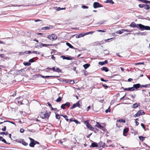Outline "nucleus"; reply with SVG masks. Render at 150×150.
Returning a JSON list of instances; mask_svg holds the SVG:
<instances>
[{
  "mask_svg": "<svg viewBox=\"0 0 150 150\" xmlns=\"http://www.w3.org/2000/svg\"><path fill=\"white\" fill-rule=\"evenodd\" d=\"M51 113H40L39 116L40 117L47 121L50 116Z\"/></svg>",
  "mask_w": 150,
  "mask_h": 150,
  "instance_id": "obj_1",
  "label": "nucleus"
},
{
  "mask_svg": "<svg viewBox=\"0 0 150 150\" xmlns=\"http://www.w3.org/2000/svg\"><path fill=\"white\" fill-rule=\"evenodd\" d=\"M47 38L50 40L53 41L56 40L57 37L55 34L52 33V35H49Z\"/></svg>",
  "mask_w": 150,
  "mask_h": 150,
  "instance_id": "obj_2",
  "label": "nucleus"
},
{
  "mask_svg": "<svg viewBox=\"0 0 150 150\" xmlns=\"http://www.w3.org/2000/svg\"><path fill=\"white\" fill-rule=\"evenodd\" d=\"M138 25L139 29L141 30H150V27L147 26H144L140 24H138Z\"/></svg>",
  "mask_w": 150,
  "mask_h": 150,
  "instance_id": "obj_3",
  "label": "nucleus"
},
{
  "mask_svg": "<svg viewBox=\"0 0 150 150\" xmlns=\"http://www.w3.org/2000/svg\"><path fill=\"white\" fill-rule=\"evenodd\" d=\"M84 124L86 125L87 128L91 130L93 127L89 124V120H87L85 121H84Z\"/></svg>",
  "mask_w": 150,
  "mask_h": 150,
  "instance_id": "obj_4",
  "label": "nucleus"
},
{
  "mask_svg": "<svg viewBox=\"0 0 150 150\" xmlns=\"http://www.w3.org/2000/svg\"><path fill=\"white\" fill-rule=\"evenodd\" d=\"M81 104V102L80 101H78L76 103L74 104L70 108L71 109H73L77 107L80 108Z\"/></svg>",
  "mask_w": 150,
  "mask_h": 150,
  "instance_id": "obj_5",
  "label": "nucleus"
},
{
  "mask_svg": "<svg viewBox=\"0 0 150 150\" xmlns=\"http://www.w3.org/2000/svg\"><path fill=\"white\" fill-rule=\"evenodd\" d=\"M29 139L30 140V142L29 145L30 147H34L35 145V140L30 137H29Z\"/></svg>",
  "mask_w": 150,
  "mask_h": 150,
  "instance_id": "obj_6",
  "label": "nucleus"
},
{
  "mask_svg": "<svg viewBox=\"0 0 150 150\" xmlns=\"http://www.w3.org/2000/svg\"><path fill=\"white\" fill-rule=\"evenodd\" d=\"M93 7L94 8L102 7L103 6L98 2H94L93 4Z\"/></svg>",
  "mask_w": 150,
  "mask_h": 150,
  "instance_id": "obj_7",
  "label": "nucleus"
},
{
  "mask_svg": "<svg viewBox=\"0 0 150 150\" xmlns=\"http://www.w3.org/2000/svg\"><path fill=\"white\" fill-rule=\"evenodd\" d=\"M69 123L70 122H74L76 124H80V123L78 120H76L75 118H70L69 119Z\"/></svg>",
  "mask_w": 150,
  "mask_h": 150,
  "instance_id": "obj_8",
  "label": "nucleus"
},
{
  "mask_svg": "<svg viewBox=\"0 0 150 150\" xmlns=\"http://www.w3.org/2000/svg\"><path fill=\"white\" fill-rule=\"evenodd\" d=\"M47 46H52V44H42L41 43H39L38 45L37 46L39 47H40V48L42 47H42H46Z\"/></svg>",
  "mask_w": 150,
  "mask_h": 150,
  "instance_id": "obj_9",
  "label": "nucleus"
},
{
  "mask_svg": "<svg viewBox=\"0 0 150 150\" xmlns=\"http://www.w3.org/2000/svg\"><path fill=\"white\" fill-rule=\"evenodd\" d=\"M129 130V128L127 127L124 128L123 130V135L125 136H126L127 135V133Z\"/></svg>",
  "mask_w": 150,
  "mask_h": 150,
  "instance_id": "obj_10",
  "label": "nucleus"
},
{
  "mask_svg": "<svg viewBox=\"0 0 150 150\" xmlns=\"http://www.w3.org/2000/svg\"><path fill=\"white\" fill-rule=\"evenodd\" d=\"M98 146L97 143L95 142H93L91 143V145L90 146V148H94L98 147Z\"/></svg>",
  "mask_w": 150,
  "mask_h": 150,
  "instance_id": "obj_11",
  "label": "nucleus"
},
{
  "mask_svg": "<svg viewBox=\"0 0 150 150\" xmlns=\"http://www.w3.org/2000/svg\"><path fill=\"white\" fill-rule=\"evenodd\" d=\"M133 87H134V88H135L136 89H137L139 88H142V87H141V85L139 83L134 84Z\"/></svg>",
  "mask_w": 150,
  "mask_h": 150,
  "instance_id": "obj_12",
  "label": "nucleus"
},
{
  "mask_svg": "<svg viewBox=\"0 0 150 150\" xmlns=\"http://www.w3.org/2000/svg\"><path fill=\"white\" fill-rule=\"evenodd\" d=\"M52 26L50 25L48 26H45L42 28V29L44 30H48L52 28Z\"/></svg>",
  "mask_w": 150,
  "mask_h": 150,
  "instance_id": "obj_13",
  "label": "nucleus"
},
{
  "mask_svg": "<svg viewBox=\"0 0 150 150\" xmlns=\"http://www.w3.org/2000/svg\"><path fill=\"white\" fill-rule=\"evenodd\" d=\"M52 69L54 71L58 73L61 72V71L59 68H55V67H52Z\"/></svg>",
  "mask_w": 150,
  "mask_h": 150,
  "instance_id": "obj_14",
  "label": "nucleus"
},
{
  "mask_svg": "<svg viewBox=\"0 0 150 150\" xmlns=\"http://www.w3.org/2000/svg\"><path fill=\"white\" fill-rule=\"evenodd\" d=\"M40 148L42 149H47L49 147L46 144L45 145H41L40 144Z\"/></svg>",
  "mask_w": 150,
  "mask_h": 150,
  "instance_id": "obj_15",
  "label": "nucleus"
},
{
  "mask_svg": "<svg viewBox=\"0 0 150 150\" xmlns=\"http://www.w3.org/2000/svg\"><path fill=\"white\" fill-rule=\"evenodd\" d=\"M61 57L63 59H67L68 60H71L72 59V58L70 57H66L64 56H61Z\"/></svg>",
  "mask_w": 150,
  "mask_h": 150,
  "instance_id": "obj_16",
  "label": "nucleus"
},
{
  "mask_svg": "<svg viewBox=\"0 0 150 150\" xmlns=\"http://www.w3.org/2000/svg\"><path fill=\"white\" fill-rule=\"evenodd\" d=\"M139 24H136L135 23L133 22L130 25V26L131 27H133V28H135L137 27L138 26H139Z\"/></svg>",
  "mask_w": 150,
  "mask_h": 150,
  "instance_id": "obj_17",
  "label": "nucleus"
},
{
  "mask_svg": "<svg viewBox=\"0 0 150 150\" xmlns=\"http://www.w3.org/2000/svg\"><path fill=\"white\" fill-rule=\"evenodd\" d=\"M95 126L98 127L100 129L103 128V126H102L98 122H96V124Z\"/></svg>",
  "mask_w": 150,
  "mask_h": 150,
  "instance_id": "obj_18",
  "label": "nucleus"
},
{
  "mask_svg": "<svg viewBox=\"0 0 150 150\" xmlns=\"http://www.w3.org/2000/svg\"><path fill=\"white\" fill-rule=\"evenodd\" d=\"M124 90L125 91H133L134 90V87H129L128 88H125L124 89Z\"/></svg>",
  "mask_w": 150,
  "mask_h": 150,
  "instance_id": "obj_19",
  "label": "nucleus"
},
{
  "mask_svg": "<svg viewBox=\"0 0 150 150\" xmlns=\"http://www.w3.org/2000/svg\"><path fill=\"white\" fill-rule=\"evenodd\" d=\"M84 34L83 33H80L79 34L76 35V38H78L81 37H83L84 36Z\"/></svg>",
  "mask_w": 150,
  "mask_h": 150,
  "instance_id": "obj_20",
  "label": "nucleus"
},
{
  "mask_svg": "<svg viewBox=\"0 0 150 150\" xmlns=\"http://www.w3.org/2000/svg\"><path fill=\"white\" fill-rule=\"evenodd\" d=\"M122 122L124 123H125L126 122V120L124 119H120L119 120H118L117 121V122Z\"/></svg>",
  "mask_w": 150,
  "mask_h": 150,
  "instance_id": "obj_21",
  "label": "nucleus"
},
{
  "mask_svg": "<svg viewBox=\"0 0 150 150\" xmlns=\"http://www.w3.org/2000/svg\"><path fill=\"white\" fill-rule=\"evenodd\" d=\"M145 113H136L134 115V117H136L139 116L143 115L145 114Z\"/></svg>",
  "mask_w": 150,
  "mask_h": 150,
  "instance_id": "obj_22",
  "label": "nucleus"
},
{
  "mask_svg": "<svg viewBox=\"0 0 150 150\" xmlns=\"http://www.w3.org/2000/svg\"><path fill=\"white\" fill-rule=\"evenodd\" d=\"M107 63L108 61L107 60H105L104 62H100L98 63L99 64L101 65H103L104 64H107Z\"/></svg>",
  "mask_w": 150,
  "mask_h": 150,
  "instance_id": "obj_23",
  "label": "nucleus"
},
{
  "mask_svg": "<svg viewBox=\"0 0 150 150\" xmlns=\"http://www.w3.org/2000/svg\"><path fill=\"white\" fill-rule=\"evenodd\" d=\"M23 139H16V140H15L14 141L18 143L21 144L22 142H23L22 140H23Z\"/></svg>",
  "mask_w": 150,
  "mask_h": 150,
  "instance_id": "obj_24",
  "label": "nucleus"
},
{
  "mask_svg": "<svg viewBox=\"0 0 150 150\" xmlns=\"http://www.w3.org/2000/svg\"><path fill=\"white\" fill-rule=\"evenodd\" d=\"M101 69L102 71H105V72H108L109 71L108 68L106 67H103L101 68Z\"/></svg>",
  "mask_w": 150,
  "mask_h": 150,
  "instance_id": "obj_25",
  "label": "nucleus"
},
{
  "mask_svg": "<svg viewBox=\"0 0 150 150\" xmlns=\"http://www.w3.org/2000/svg\"><path fill=\"white\" fill-rule=\"evenodd\" d=\"M105 2L107 3H109L112 4H113L114 3V2H113L112 0H107Z\"/></svg>",
  "mask_w": 150,
  "mask_h": 150,
  "instance_id": "obj_26",
  "label": "nucleus"
},
{
  "mask_svg": "<svg viewBox=\"0 0 150 150\" xmlns=\"http://www.w3.org/2000/svg\"><path fill=\"white\" fill-rule=\"evenodd\" d=\"M98 130V129H97L96 128L93 127L91 131H93L94 132V133H96L97 132V131Z\"/></svg>",
  "mask_w": 150,
  "mask_h": 150,
  "instance_id": "obj_27",
  "label": "nucleus"
},
{
  "mask_svg": "<svg viewBox=\"0 0 150 150\" xmlns=\"http://www.w3.org/2000/svg\"><path fill=\"white\" fill-rule=\"evenodd\" d=\"M66 44L67 46H69L70 48H72V49H74L75 48L74 47L72 46L69 43V42H67L66 43Z\"/></svg>",
  "mask_w": 150,
  "mask_h": 150,
  "instance_id": "obj_28",
  "label": "nucleus"
},
{
  "mask_svg": "<svg viewBox=\"0 0 150 150\" xmlns=\"http://www.w3.org/2000/svg\"><path fill=\"white\" fill-rule=\"evenodd\" d=\"M101 147H102V148H104L105 147H108V146L107 145L105 144V143H103V145H102V146H99L98 148H101Z\"/></svg>",
  "mask_w": 150,
  "mask_h": 150,
  "instance_id": "obj_29",
  "label": "nucleus"
},
{
  "mask_svg": "<svg viewBox=\"0 0 150 150\" xmlns=\"http://www.w3.org/2000/svg\"><path fill=\"white\" fill-rule=\"evenodd\" d=\"M60 116H62L64 117V118L65 119V120L67 121H69V119L68 118V116L67 115H60Z\"/></svg>",
  "mask_w": 150,
  "mask_h": 150,
  "instance_id": "obj_30",
  "label": "nucleus"
},
{
  "mask_svg": "<svg viewBox=\"0 0 150 150\" xmlns=\"http://www.w3.org/2000/svg\"><path fill=\"white\" fill-rule=\"evenodd\" d=\"M22 140L23 142H22V143H21L22 144L25 146H26L28 145V143L26 142H25L24 141V140L23 139Z\"/></svg>",
  "mask_w": 150,
  "mask_h": 150,
  "instance_id": "obj_31",
  "label": "nucleus"
},
{
  "mask_svg": "<svg viewBox=\"0 0 150 150\" xmlns=\"http://www.w3.org/2000/svg\"><path fill=\"white\" fill-rule=\"evenodd\" d=\"M90 65L88 64H85L83 65V67H84L85 69H87L89 66Z\"/></svg>",
  "mask_w": 150,
  "mask_h": 150,
  "instance_id": "obj_32",
  "label": "nucleus"
},
{
  "mask_svg": "<svg viewBox=\"0 0 150 150\" xmlns=\"http://www.w3.org/2000/svg\"><path fill=\"white\" fill-rule=\"evenodd\" d=\"M138 106V105L137 103H135L133 105H132L131 107L132 108H136Z\"/></svg>",
  "mask_w": 150,
  "mask_h": 150,
  "instance_id": "obj_33",
  "label": "nucleus"
},
{
  "mask_svg": "<svg viewBox=\"0 0 150 150\" xmlns=\"http://www.w3.org/2000/svg\"><path fill=\"white\" fill-rule=\"evenodd\" d=\"M141 87H142H142L146 88V87H150L149 84H146V85H141Z\"/></svg>",
  "mask_w": 150,
  "mask_h": 150,
  "instance_id": "obj_34",
  "label": "nucleus"
},
{
  "mask_svg": "<svg viewBox=\"0 0 150 150\" xmlns=\"http://www.w3.org/2000/svg\"><path fill=\"white\" fill-rule=\"evenodd\" d=\"M8 134V132H2L0 133V135L2 134H4L5 135H7Z\"/></svg>",
  "mask_w": 150,
  "mask_h": 150,
  "instance_id": "obj_35",
  "label": "nucleus"
},
{
  "mask_svg": "<svg viewBox=\"0 0 150 150\" xmlns=\"http://www.w3.org/2000/svg\"><path fill=\"white\" fill-rule=\"evenodd\" d=\"M146 137H143V136H139V139L141 141H143L144 140L145 138Z\"/></svg>",
  "mask_w": 150,
  "mask_h": 150,
  "instance_id": "obj_36",
  "label": "nucleus"
},
{
  "mask_svg": "<svg viewBox=\"0 0 150 150\" xmlns=\"http://www.w3.org/2000/svg\"><path fill=\"white\" fill-rule=\"evenodd\" d=\"M144 8L146 10H149L150 8L149 5L147 4H145V6L144 7Z\"/></svg>",
  "mask_w": 150,
  "mask_h": 150,
  "instance_id": "obj_37",
  "label": "nucleus"
},
{
  "mask_svg": "<svg viewBox=\"0 0 150 150\" xmlns=\"http://www.w3.org/2000/svg\"><path fill=\"white\" fill-rule=\"evenodd\" d=\"M124 32L122 30V29L119 31H116V33L117 34H122Z\"/></svg>",
  "mask_w": 150,
  "mask_h": 150,
  "instance_id": "obj_38",
  "label": "nucleus"
},
{
  "mask_svg": "<svg viewBox=\"0 0 150 150\" xmlns=\"http://www.w3.org/2000/svg\"><path fill=\"white\" fill-rule=\"evenodd\" d=\"M55 117L57 119H60V116L57 113H55Z\"/></svg>",
  "mask_w": 150,
  "mask_h": 150,
  "instance_id": "obj_39",
  "label": "nucleus"
},
{
  "mask_svg": "<svg viewBox=\"0 0 150 150\" xmlns=\"http://www.w3.org/2000/svg\"><path fill=\"white\" fill-rule=\"evenodd\" d=\"M62 100V97H59V98L56 100L57 102H59Z\"/></svg>",
  "mask_w": 150,
  "mask_h": 150,
  "instance_id": "obj_40",
  "label": "nucleus"
},
{
  "mask_svg": "<svg viewBox=\"0 0 150 150\" xmlns=\"http://www.w3.org/2000/svg\"><path fill=\"white\" fill-rule=\"evenodd\" d=\"M142 2L144 3H150V1H149L147 0H142Z\"/></svg>",
  "mask_w": 150,
  "mask_h": 150,
  "instance_id": "obj_41",
  "label": "nucleus"
},
{
  "mask_svg": "<svg viewBox=\"0 0 150 150\" xmlns=\"http://www.w3.org/2000/svg\"><path fill=\"white\" fill-rule=\"evenodd\" d=\"M93 33L94 32L93 31H91L88 32H87L84 34V35H86L89 34H93Z\"/></svg>",
  "mask_w": 150,
  "mask_h": 150,
  "instance_id": "obj_42",
  "label": "nucleus"
},
{
  "mask_svg": "<svg viewBox=\"0 0 150 150\" xmlns=\"http://www.w3.org/2000/svg\"><path fill=\"white\" fill-rule=\"evenodd\" d=\"M52 77L57 78L59 77L60 76H45V78H47Z\"/></svg>",
  "mask_w": 150,
  "mask_h": 150,
  "instance_id": "obj_43",
  "label": "nucleus"
},
{
  "mask_svg": "<svg viewBox=\"0 0 150 150\" xmlns=\"http://www.w3.org/2000/svg\"><path fill=\"white\" fill-rule=\"evenodd\" d=\"M10 122V123H12V124H13L15 125H16L15 123L14 122H13L12 121H4V122Z\"/></svg>",
  "mask_w": 150,
  "mask_h": 150,
  "instance_id": "obj_44",
  "label": "nucleus"
},
{
  "mask_svg": "<svg viewBox=\"0 0 150 150\" xmlns=\"http://www.w3.org/2000/svg\"><path fill=\"white\" fill-rule=\"evenodd\" d=\"M67 82L68 83H69L71 84H73L74 83V81L73 80L69 81H68Z\"/></svg>",
  "mask_w": 150,
  "mask_h": 150,
  "instance_id": "obj_45",
  "label": "nucleus"
},
{
  "mask_svg": "<svg viewBox=\"0 0 150 150\" xmlns=\"http://www.w3.org/2000/svg\"><path fill=\"white\" fill-rule=\"evenodd\" d=\"M65 106H67V107H69L70 105V103L69 102H67L65 104H64Z\"/></svg>",
  "mask_w": 150,
  "mask_h": 150,
  "instance_id": "obj_46",
  "label": "nucleus"
},
{
  "mask_svg": "<svg viewBox=\"0 0 150 150\" xmlns=\"http://www.w3.org/2000/svg\"><path fill=\"white\" fill-rule=\"evenodd\" d=\"M145 6V4H139V6L141 8H142L144 7Z\"/></svg>",
  "mask_w": 150,
  "mask_h": 150,
  "instance_id": "obj_47",
  "label": "nucleus"
},
{
  "mask_svg": "<svg viewBox=\"0 0 150 150\" xmlns=\"http://www.w3.org/2000/svg\"><path fill=\"white\" fill-rule=\"evenodd\" d=\"M32 53H35V54H40V52H38L37 51H32Z\"/></svg>",
  "mask_w": 150,
  "mask_h": 150,
  "instance_id": "obj_48",
  "label": "nucleus"
},
{
  "mask_svg": "<svg viewBox=\"0 0 150 150\" xmlns=\"http://www.w3.org/2000/svg\"><path fill=\"white\" fill-rule=\"evenodd\" d=\"M110 112V107L108 108L105 111V112Z\"/></svg>",
  "mask_w": 150,
  "mask_h": 150,
  "instance_id": "obj_49",
  "label": "nucleus"
},
{
  "mask_svg": "<svg viewBox=\"0 0 150 150\" xmlns=\"http://www.w3.org/2000/svg\"><path fill=\"white\" fill-rule=\"evenodd\" d=\"M65 106L64 104H63L61 105V108L63 109H65Z\"/></svg>",
  "mask_w": 150,
  "mask_h": 150,
  "instance_id": "obj_50",
  "label": "nucleus"
},
{
  "mask_svg": "<svg viewBox=\"0 0 150 150\" xmlns=\"http://www.w3.org/2000/svg\"><path fill=\"white\" fill-rule=\"evenodd\" d=\"M141 126L143 128V129L145 130V127L143 123H141Z\"/></svg>",
  "mask_w": 150,
  "mask_h": 150,
  "instance_id": "obj_51",
  "label": "nucleus"
},
{
  "mask_svg": "<svg viewBox=\"0 0 150 150\" xmlns=\"http://www.w3.org/2000/svg\"><path fill=\"white\" fill-rule=\"evenodd\" d=\"M144 62H139V63H137L135 64V65H140V64H144Z\"/></svg>",
  "mask_w": 150,
  "mask_h": 150,
  "instance_id": "obj_52",
  "label": "nucleus"
},
{
  "mask_svg": "<svg viewBox=\"0 0 150 150\" xmlns=\"http://www.w3.org/2000/svg\"><path fill=\"white\" fill-rule=\"evenodd\" d=\"M24 64L25 65V66H29L30 65V62H26V63H24Z\"/></svg>",
  "mask_w": 150,
  "mask_h": 150,
  "instance_id": "obj_53",
  "label": "nucleus"
},
{
  "mask_svg": "<svg viewBox=\"0 0 150 150\" xmlns=\"http://www.w3.org/2000/svg\"><path fill=\"white\" fill-rule=\"evenodd\" d=\"M122 30H123L124 32H129L130 31V30L128 29H122Z\"/></svg>",
  "mask_w": 150,
  "mask_h": 150,
  "instance_id": "obj_54",
  "label": "nucleus"
},
{
  "mask_svg": "<svg viewBox=\"0 0 150 150\" xmlns=\"http://www.w3.org/2000/svg\"><path fill=\"white\" fill-rule=\"evenodd\" d=\"M82 8H83L85 9V8H88V6L83 5L82 6Z\"/></svg>",
  "mask_w": 150,
  "mask_h": 150,
  "instance_id": "obj_55",
  "label": "nucleus"
},
{
  "mask_svg": "<svg viewBox=\"0 0 150 150\" xmlns=\"http://www.w3.org/2000/svg\"><path fill=\"white\" fill-rule=\"evenodd\" d=\"M1 141L5 143H7V142L6 141L4 138L2 139Z\"/></svg>",
  "mask_w": 150,
  "mask_h": 150,
  "instance_id": "obj_56",
  "label": "nucleus"
},
{
  "mask_svg": "<svg viewBox=\"0 0 150 150\" xmlns=\"http://www.w3.org/2000/svg\"><path fill=\"white\" fill-rule=\"evenodd\" d=\"M24 132V129L23 128H21L20 129V132L21 133H23Z\"/></svg>",
  "mask_w": 150,
  "mask_h": 150,
  "instance_id": "obj_57",
  "label": "nucleus"
},
{
  "mask_svg": "<svg viewBox=\"0 0 150 150\" xmlns=\"http://www.w3.org/2000/svg\"><path fill=\"white\" fill-rule=\"evenodd\" d=\"M6 130V126H4L3 128L2 129V130L3 131H5Z\"/></svg>",
  "mask_w": 150,
  "mask_h": 150,
  "instance_id": "obj_58",
  "label": "nucleus"
},
{
  "mask_svg": "<svg viewBox=\"0 0 150 150\" xmlns=\"http://www.w3.org/2000/svg\"><path fill=\"white\" fill-rule=\"evenodd\" d=\"M28 131H29V132H33V133H34L35 132V130H34L33 129H32L31 130H30V129Z\"/></svg>",
  "mask_w": 150,
  "mask_h": 150,
  "instance_id": "obj_59",
  "label": "nucleus"
},
{
  "mask_svg": "<svg viewBox=\"0 0 150 150\" xmlns=\"http://www.w3.org/2000/svg\"><path fill=\"white\" fill-rule=\"evenodd\" d=\"M24 53H27V54L32 53V51H26L25 52H24Z\"/></svg>",
  "mask_w": 150,
  "mask_h": 150,
  "instance_id": "obj_60",
  "label": "nucleus"
},
{
  "mask_svg": "<svg viewBox=\"0 0 150 150\" xmlns=\"http://www.w3.org/2000/svg\"><path fill=\"white\" fill-rule=\"evenodd\" d=\"M97 31L99 32H105V30H97Z\"/></svg>",
  "mask_w": 150,
  "mask_h": 150,
  "instance_id": "obj_61",
  "label": "nucleus"
},
{
  "mask_svg": "<svg viewBox=\"0 0 150 150\" xmlns=\"http://www.w3.org/2000/svg\"><path fill=\"white\" fill-rule=\"evenodd\" d=\"M101 129L103 130L104 132H106L107 131V129L104 128L103 126V128H101Z\"/></svg>",
  "mask_w": 150,
  "mask_h": 150,
  "instance_id": "obj_62",
  "label": "nucleus"
},
{
  "mask_svg": "<svg viewBox=\"0 0 150 150\" xmlns=\"http://www.w3.org/2000/svg\"><path fill=\"white\" fill-rule=\"evenodd\" d=\"M51 108V110H54V111H56L57 109L56 108H53L52 107Z\"/></svg>",
  "mask_w": 150,
  "mask_h": 150,
  "instance_id": "obj_63",
  "label": "nucleus"
},
{
  "mask_svg": "<svg viewBox=\"0 0 150 150\" xmlns=\"http://www.w3.org/2000/svg\"><path fill=\"white\" fill-rule=\"evenodd\" d=\"M100 146H102L103 144V142L102 141H100L98 143V144Z\"/></svg>",
  "mask_w": 150,
  "mask_h": 150,
  "instance_id": "obj_64",
  "label": "nucleus"
}]
</instances>
